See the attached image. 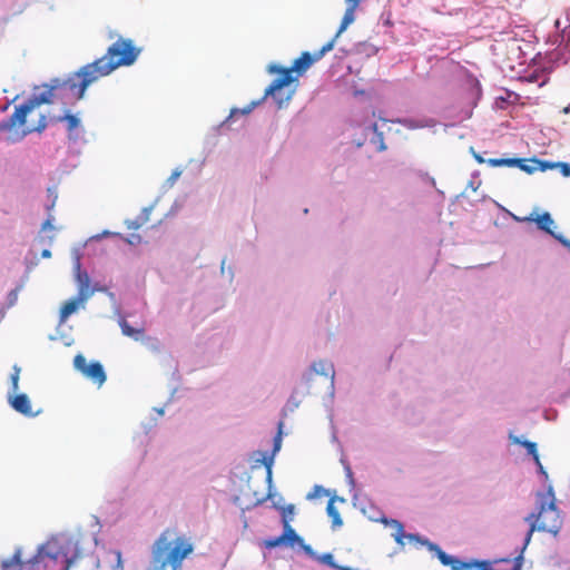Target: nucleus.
Returning a JSON list of instances; mask_svg holds the SVG:
<instances>
[{"label":"nucleus","instance_id":"nucleus-1","mask_svg":"<svg viewBox=\"0 0 570 570\" xmlns=\"http://www.w3.org/2000/svg\"><path fill=\"white\" fill-rule=\"evenodd\" d=\"M140 53L132 40L119 38L108 49L105 56L87 63L79 71L70 75L65 80L55 79L41 94H33L27 101L16 108L14 112L0 125V130L11 135L9 140L14 142L31 132H42L47 127L46 115H40L36 125H27V117L41 105L52 104L55 98L62 92H70L75 100L85 96L86 89L98 79L108 76L121 66L132 65Z\"/></svg>","mask_w":570,"mask_h":570},{"label":"nucleus","instance_id":"nucleus-2","mask_svg":"<svg viewBox=\"0 0 570 570\" xmlns=\"http://www.w3.org/2000/svg\"><path fill=\"white\" fill-rule=\"evenodd\" d=\"M334 40L335 38L328 41L314 56L307 51H304L297 59L294 60L291 67L269 65L267 71L269 73L277 75V78H275L265 89L263 99L272 97L278 105V108H282L284 104H287L292 99L294 90L283 95V89L289 87L294 82L297 83L298 78L302 77L315 61L321 59L325 52L333 49Z\"/></svg>","mask_w":570,"mask_h":570},{"label":"nucleus","instance_id":"nucleus-3","mask_svg":"<svg viewBox=\"0 0 570 570\" xmlns=\"http://www.w3.org/2000/svg\"><path fill=\"white\" fill-rule=\"evenodd\" d=\"M194 551V544L188 537L175 529L164 530L155 541L151 550V569L181 570L183 561Z\"/></svg>","mask_w":570,"mask_h":570},{"label":"nucleus","instance_id":"nucleus-4","mask_svg":"<svg viewBox=\"0 0 570 570\" xmlns=\"http://www.w3.org/2000/svg\"><path fill=\"white\" fill-rule=\"evenodd\" d=\"M70 543L69 540L62 542L58 539H51L40 546L37 553L27 561L22 560V549L17 548L10 559L1 562V570H33L40 563L49 568L51 562H60L61 570H69L75 561V556H69L67 550Z\"/></svg>","mask_w":570,"mask_h":570},{"label":"nucleus","instance_id":"nucleus-5","mask_svg":"<svg viewBox=\"0 0 570 570\" xmlns=\"http://www.w3.org/2000/svg\"><path fill=\"white\" fill-rule=\"evenodd\" d=\"M538 512H532L524 518L529 523V530L524 538L525 548L535 531L548 532L557 535L562 527V518L560 511L556 505V498L552 487H549L546 492H538Z\"/></svg>","mask_w":570,"mask_h":570},{"label":"nucleus","instance_id":"nucleus-6","mask_svg":"<svg viewBox=\"0 0 570 570\" xmlns=\"http://www.w3.org/2000/svg\"><path fill=\"white\" fill-rule=\"evenodd\" d=\"M335 370L333 363L321 360L314 362L307 372L306 380L311 383H321L326 390L334 386Z\"/></svg>","mask_w":570,"mask_h":570},{"label":"nucleus","instance_id":"nucleus-7","mask_svg":"<svg viewBox=\"0 0 570 570\" xmlns=\"http://www.w3.org/2000/svg\"><path fill=\"white\" fill-rule=\"evenodd\" d=\"M73 366L85 377L97 384L99 387L102 386L107 380V375L101 363L95 361L88 364L86 357L82 354H77L75 356Z\"/></svg>","mask_w":570,"mask_h":570},{"label":"nucleus","instance_id":"nucleus-8","mask_svg":"<svg viewBox=\"0 0 570 570\" xmlns=\"http://www.w3.org/2000/svg\"><path fill=\"white\" fill-rule=\"evenodd\" d=\"M386 126V121L382 120L381 122H374L371 126L364 128V139L368 140L370 144L375 151H383L386 149L384 144V132L381 130Z\"/></svg>","mask_w":570,"mask_h":570},{"label":"nucleus","instance_id":"nucleus-9","mask_svg":"<svg viewBox=\"0 0 570 570\" xmlns=\"http://www.w3.org/2000/svg\"><path fill=\"white\" fill-rule=\"evenodd\" d=\"M519 220L521 222H535L537 226L539 229L546 232L547 234L551 235L552 237H554L556 239H558L563 246H569V240L567 238H564L562 235H557L553 230H552V225H553V219L551 217V215L549 213H543L541 215H538L537 217H532V216H529V217H523V218H520Z\"/></svg>","mask_w":570,"mask_h":570},{"label":"nucleus","instance_id":"nucleus-10","mask_svg":"<svg viewBox=\"0 0 570 570\" xmlns=\"http://www.w3.org/2000/svg\"><path fill=\"white\" fill-rule=\"evenodd\" d=\"M76 269H77V283H78V295H80V299H88L94 294V288L90 287V278L86 272L80 271V259L76 261Z\"/></svg>","mask_w":570,"mask_h":570},{"label":"nucleus","instance_id":"nucleus-11","mask_svg":"<svg viewBox=\"0 0 570 570\" xmlns=\"http://www.w3.org/2000/svg\"><path fill=\"white\" fill-rule=\"evenodd\" d=\"M11 407L24 416H35L37 413L32 412L31 402L27 394H16L9 399Z\"/></svg>","mask_w":570,"mask_h":570},{"label":"nucleus","instance_id":"nucleus-12","mask_svg":"<svg viewBox=\"0 0 570 570\" xmlns=\"http://www.w3.org/2000/svg\"><path fill=\"white\" fill-rule=\"evenodd\" d=\"M283 538H284V541H285V544H288L291 547L295 546V544H298L299 547H302L306 552H311L312 549L309 546H306L304 544V540L303 538H301L296 532L295 530L291 527V523L287 524V521L284 520V524H283Z\"/></svg>","mask_w":570,"mask_h":570},{"label":"nucleus","instance_id":"nucleus-13","mask_svg":"<svg viewBox=\"0 0 570 570\" xmlns=\"http://www.w3.org/2000/svg\"><path fill=\"white\" fill-rule=\"evenodd\" d=\"M86 301L87 299H80V295H77V297L65 302L60 308L59 322L65 323L68 317L76 313L79 306L82 305Z\"/></svg>","mask_w":570,"mask_h":570},{"label":"nucleus","instance_id":"nucleus-14","mask_svg":"<svg viewBox=\"0 0 570 570\" xmlns=\"http://www.w3.org/2000/svg\"><path fill=\"white\" fill-rule=\"evenodd\" d=\"M336 502L344 503L345 500L342 499V498L332 497L328 500L327 508H326L327 514L332 519V527L333 528H337V527H341L343 524L342 519L340 517V513H338V511H337V509L335 507Z\"/></svg>","mask_w":570,"mask_h":570},{"label":"nucleus","instance_id":"nucleus-15","mask_svg":"<svg viewBox=\"0 0 570 570\" xmlns=\"http://www.w3.org/2000/svg\"><path fill=\"white\" fill-rule=\"evenodd\" d=\"M53 120L57 122L66 121L70 138L72 137L71 134H72L73 129H76L80 125V120L78 119V117L72 114H66L65 116H59V117L55 118Z\"/></svg>","mask_w":570,"mask_h":570},{"label":"nucleus","instance_id":"nucleus-16","mask_svg":"<svg viewBox=\"0 0 570 570\" xmlns=\"http://www.w3.org/2000/svg\"><path fill=\"white\" fill-rule=\"evenodd\" d=\"M513 443L521 444L528 451V453L533 458L537 465H540V458L537 450V444L531 441H520L518 438L513 439Z\"/></svg>","mask_w":570,"mask_h":570},{"label":"nucleus","instance_id":"nucleus-17","mask_svg":"<svg viewBox=\"0 0 570 570\" xmlns=\"http://www.w3.org/2000/svg\"><path fill=\"white\" fill-rule=\"evenodd\" d=\"M518 163H520L519 158H491L488 160V164L492 167H513Z\"/></svg>","mask_w":570,"mask_h":570},{"label":"nucleus","instance_id":"nucleus-18","mask_svg":"<svg viewBox=\"0 0 570 570\" xmlns=\"http://www.w3.org/2000/svg\"><path fill=\"white\" fill-rule=\"evenodd\" d=\"M120 327L124 335L132 337L135 340H138L139 335L142 333V330H136L131 327L125 320L120 322Z\"/></svg>","mask_w":570,"mask_h":570},{"label":"nucleus","instance_id":"nucleus-19","mask_svg":"<svg viewBox=\"0 0 570 570\" xmlns=\"http://www.w3.org/2000/svg\"><path fill=\"white\" fill-rule=\"evenodd\" d=\"M278 510L281 511L282 515V523L284 524V520L287 521V524L291 523L294 517L295 507L294 504H287L284 507H279Z\"/></svg>","mask_w":570,"mask_h":570},{"label":"nucleus","instance_id":"nucleus-20","mask_svg":"<svg viewBox=\"0 0 570 570\" xmlns=\"http://www.w3.org/2000/svg\"><path fill=\"white\" fill-rule=\"evenodd\" d=\"M318 560L324 563V564H327L328 567L331 568H334V569H338V570H352L351 568H347V567H338L337 564H335L334 562V558L331 553H324L322 556L318 557Z\"/></svg>","mask_w":570,"mask_h":570},{"label":"nucleus","instance_id":"nucleus-21","mask_svg":"<svg viewBox=\"0 0 570 570\" xmlns=\"http://www.w3.org/2000/svg\"><path fill=\"white\" fill-rule=\"evenodd\" d=\"M258 104H259V102H253L250 106H248V107H246V108H244V109H237V108L232 109V111H230V114H229L228 118L226 119V122H228L230 119H233V118H234L235 116H237V115H243V116L248 115V114L253 110V108H254L255 106H257Z\"/></svg>","mask_w":570,"mask_h":570},{"label":"nucleus","instance_id":"nucleus-22","mask_svg":"<svg viewBox=\"0 0 570 570\" xmlns=\"http://www.w3.org/2000/svg\"><path fill=\"white\" fill-rule=\"evenodd\" d=\"M322 497H330V492L327 490L323 489L321 485H315L313 488L312 492H309L307 494V499H309V500L322 498Z\"/></svg>","mask_w":570,"mask_h":570},{"label":"nucleus","instance_id":"nucleus-23","mask_svg":"<svg viewBox=\"0 0 570 570\" xmlns=\"http://www.w3.org/2000/svg\"><path fill=\"white\" fill-rule=\"evenodd\" d=\"M264 547L267 549H274L281 544H285L283 533L279 537L264 540Z\"/></svg>","mask_w":570,"mask_h":570},{"label":"nucleus","instance_id":"nucleus-24","mask_svg":"<svg viewBox=\"0 0 570 570\" xmlns=\"http://www.w3.org/2000/svg\"><path fill=\"white\" fill-rule=\"evenodd\" d=\"M19 377H20V368L18 366H13V373L11 374V390L16 393L19 390Z\"/></svg>","mask_w":570,"mask_h":570},{"label":"nucleus","instance_id":"nucleus-25","mask_svg":"<svg viewBox=\"0 0 570 570\" xmlns=\"http://www.w3.org/2000/svg\"><path fill=\"white\" fill-rule=\"evenodd\" d=\"M265 468H266V472H267V480L271 481L272 479V466H273V462H274V459L273 456H267L266 454L263 455V459L261 461Z\"/></svg>","mask_w":570,"mask_h":570},{"label":"nucleus","instance_id":"nucleus-26","mask_svg":"<svg viewBox=\"0 0 570 570\" xmlns=\"http://www.w3.org/2000/svg\"><path fill=\"white\" fill-rule=\"evenodd\" d=\"M533 163H534V165H535L537 169H539V170H541V171H544V170H547V169H549V168L557 167V164H550V163H548V161H543V160H537V159H534V160H533Z\"/></svg>","mask_w":570,"mask_h":570},{"label":"nucleus","instance_id":"nucleus-27","mask_svg":"<svg viewBox=\"0 0 570 570\" xmlns=\"http://www.w3.org/2000/svg\"><path fill=\"white\" fill-rule=\"evenodd\" d=\"M520 163L518 164H514V166L519 167L520 169H522L523 171L528 173V174H531L533 173L534 170H537V167L535 166H528L525 164V160L524 159H521L519 158Z\"/></svg>","mask_w":570,"mask_h":570},{"label":"nucleus","instance_id":"nucleus-28","mask_svg":"<svg viewBox=\"0 0 570 570\" xmlns=\"http://www.w3.org/2000/svg\"><path fill=\"white\" fill-rule=\"evenodd\" d=\"M146 220H147V218L134 219V220H127L126 224H127L128 229L135 230V229H138Z\"/></svg>","mask_w":570,"mask_h":570},{"label":"nucleus","instance_id":"nucleus-29","mask_svg":"<svg viewBox=\"0 0 570 570\" xmlns=\"http://www.w3.org/2000/svg\"><path fill=\"white\" fill-rule=\"evenodd\" d=\"M112 559L116 561V570H121V553L119 551L112 552Z\"/></svg>","mask_w":570,"mask_h":570},{"label":"nucleus","instance_id":"nucleus-30","mask_svg":"<svg viewBox=\"0 0 570 570\" xmlns=\"http://www.w3.org/2000/svg\"><path fill=\"white\" fill-rule=\"evenodd\" d=\"M557 166L561 168V173L563 176H566V177L570 176V166L568 164L558 163Z\"/></svg>","mask_w":570,"mask_h":570},{"label":"nucleus","instance_id":"nucleus-31","mask_svg":"<svg viewBox=\"0 0 570 570\" xmlns=\"http://www.w3.org/2000/svg\"><path fill=\"white\" fill-rule=\"evenodd\" d=\"M41 229H42V230L53 229V225H52V217H48V218L43 222V224H42V226H41Z\"/></svg>","mask_w":570,"mask_h":570},{"label":"nucleus","instance_id":"nucleus-32","mask_svg":"<svg viewBox=\"0 0 570 570\" xmlns=\"http://www.w3.org/2000/svg\"><path fill=\"white\" fill-rule=\"evenodd\" d=\"M279 448H281V431L278 432L277 436L275 438L274 452L278 451Z\"/></svg>","mask_w":570,"mask_h":570},{"label":"nucleus","instance_id":"nucleus-33","mask_svg":"<svg viewBox=\"0 0 570 570\" xmlns=\"http://www.w3.org/2000/svg\"><path fill=\"white\" fill-rule=\"evenodd\" d=\"M537 466H538L539 472L547 478L548 474H547L542 463L540 462V465H537Z\"/></svg>","mask_w":570,"mask_h":570},{"label":"nucleus","instance_id":"nucleus-34","mask_svg":"<svg viewBox=\"0 0 570 570\" xmlns=\"http://www.w3.org/2000/svg\"><path fill=\"white\" fill-rule=\"evenodd\" d=\"M41 256L45 258L51 257V252L49 249H43Z\"/></svg>","mask_w":570,"mask_h":570},{"label":"nucleus","instance_id":"nucleus-35","mask_svg":"<svg viewBox=\"0 0 570 570\" xmlns=\"http://www.w3.org/2000/svg\"><path fill=\"white\" fill-rule=\"evenodd\" d=\"M475 160L479 163V164H482L484 161V159L480 156V155H475Z\"/></svg>","mask_w":570,"mask_h":570},{"label":"nucleus","instance_id":"nucleus-36","mask_svg":"<svg viewBox=\"0 0 570 570\" xmlns=\"http://www.w3.org/2000/svg\"><path fill=\"white\" fill-rule=\"evenodd\" d=\"M178 176H179V173H175V174H173L171 178H174V179H175V178H177Z\"/></svg>","mask_w":570,"mask_h":570},{"label":"nucleus","instance_id":"nucleus-37","mask_svg":"<svg viewBox=\"0 0 570 570\" xmlns=\"http://www.w3.org/2000/svg\"><path fill=\"white\" fill-rule=\"evenodd\" d=\"M347 474H348V476H352V470H351V468H347Z\"/></svg>","mask_w":570,"mask_h":570},{"label":"nucleus","instance_id":"nucleus-38","mask_svg":"<svg viewBox=\"0 0 570 570\" xmlns=\"http://www.w3.org/2000/svg\"><path fill=\"white\" fill-rule=\"evenodd\" d=\"M132 238H136L137 242L140 240V236H132Z\"/></svg>","mask_w":570,"mask_h":570},{"label":"nucleus","instance_id":"nucleus-39","mask_svg":"<svg viewBox=\"0 0 570 570\" xmlns=\"http://www.w3.org/2000/svg\"><path fill=\"white\" fill-rule=\"evenodd\" d=\"M134 242H136V238H132L131 240H129L130 244H134Z\"/></svg>","mask_w":570,"mask_h":570},{"label":"nucleus","instance_id":"nucleus-40","mask_svg":"<svg viewBox=\"0 0 570 570\" xmlns=\"http://www.w3.org/2000/svg\"><path fill=\"white\" fill-rule=\"evenodd\" d=\"M134 242H136V238H132L131 240H129L130 244H134Z\"/></svg>","mask_w":570,"mask_h":570}]
</instances>
